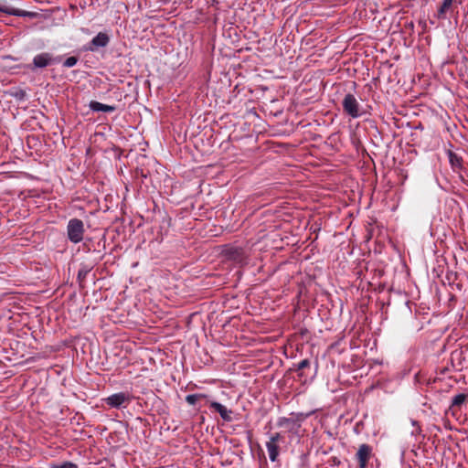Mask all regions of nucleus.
<instances>
[{
  "label": "nucleus",
  "instance_id": "6",
  "mask_svg": "<svg viewBox=\"0 0 468 468\" xmlns=\"http://www.w3.org/2000/svg\"><path fill=\"white\" fill-rule=\"evenodd\" d=\"M110 42V37L106 33L100 32L95 36L90 44V47L87 48L90 51H94L98 48H104L106 47Z\"/></svg>",
  "mask_w": 468,
  "mask_h": 468
},
{
  "label": "nucleus",
  "instance_id": "8",
  "mask_svg": "<svg viewBox=\"0 0 468 468\" xmlns=\"http://www.w3.org/2000/svg\"><path fill=\"white\" fill-rule=\"evenodd\" d=\"M53 61L52 55L49 53H40L34 57L33 64L35 68H45Z\"/></svg>",
  "mask_w": 468,
  "mask_h": 468
},
{
  "label": "nucleus",
  "instance_id": "15",
  "mask_svg": "<svg viewBox=\"0 0 468 468\" xmlns=\"http://www.w3.org/2000/svg\"><path fill=\"white\" fill-rule=\"evenodd\" d=\"M467 399V395L460 393L455 395L452 400V407H459L463 405Z\"/></svg>",
  "mask_w": 468,
  "mask_h": 468
},
{
  "label": "nucleus",
  "instance_id": "11",
  "mask_svg": "<svg viewBox=\"0 0 468 468\" xmlns=\"http://www.w3.org/2000/svg\"><path fill=\"white\" fill-rule=\"evenodd\" d=\"M449 162L452 168H462L463 165V158L456 154L455 153L449 151L448 152Z\"/></svg>",
  "mask_w": 468,
  "mask_h": 468
},
{
  "label": "nucleus",
  "instance_id": "2",
  "mask_svg": "<svg viewBox=\"0 0 468 468\" xmlns=\"http://www.w3.org/2000/svg\"><path fill=\"white\" fill-rule=\"evenodd\" d=\"M85 229H84V224L82 220L79 218H71L68 222L67 226V234L68 239L72 243H79L83 239Z\"/></svg>",
  "mask_w": 468,
  "mask_h": 468
},
{
  "label": "nucleus",
  "instance_id": "18",
  "mask_svg": "<svg viewBox=\"0 0 468 468\" xmlns=\"http://www.w3.org/2000/svg\"><path fill=\"white\" fill-rule=\"evenodd\" d=\"M78 62V58L77 57H69L64 62H63V66L66 67V68H71L73 66H75Z\"/></svg>",
  "mask_w": 468,
  "mask_h": 468
},
{
  "label": "nucleus",
  "instance_id": "14",
  "mask_svg": "<svg viewBox=\"0 0 468 468\" xmlns=\"http://www.w3.org/2000/svg\"><path fill=\"white\" fill-rule=\"evenodd\" d=\"M207 396L205 395V394H189L186 397V401L189 404V405H195L198 400L202 399H207Z\"/></svg>",
  "mask_w": 468,
  "mask_h": 468
},
{
  "label": "nucleus",
  "instance_id": "17",
  "mask_svg": "<svg viewBox=\"0 0 468 468\" xmlns=\"http://www.w3.org/2000/svg\"><path fill=\"white\" fill-rule=\"evenodd\" d=\"M50 468H78V465L71 462H64L60 464H52Z\"/></svg>",
  "mask_w": 468,
  "mask_h": 468
},
{
  "label": "nucleus",
  "instance_id": "16",
  "mask_svg": "<svg viewBox=\"0 0 468 468\" xmlns=\"http://www.w3.org/2000/svg\"><path fill=\"white\" fill-rule=\"evenodd\" d=\"M309 367H310L309 359H303V360L300 361L299 363L294 364L293 369L296 371H300V370H303V368H306Z\"/></svg>",
  "mask_w": 468,
  "mask_h": 468
},
{
  "label": "nucleus",
  "instance_id": "7",
  "mask_svg": "<svg viewBox=\"0 0 468 468\" xmlns=\"http://www.w3.org/2000/svg\"><path fill=\"white\" fill-rule=\"evenodd\" d=\"M209 408L213 409L215 411H217L223 420L227 422H230L233 420L232 419V410L227 409L224 405L220 404L217 401H211L209 403Z\"/></svg>",
  "mask_w": 468,
  "mask_h": 468
},
{
  "label": "nucleus",
  "instance_id": "19",
  "mask_svg": "<svg viewBox=\"0 0 468 468\" xmlns=\"http://www.w3.org/2000/svg\"><path fill=\"white\" fill-rule=\"evenodd\" d=\"M89 271H90V270L84 269V268L79 270L78 279L81 281L82 279H84L86 277V275L88 274Z\"/></svg>",
  "mask_w": 468,
  "mask_h": 468
},
{
  "label": "nucleus",
  "instance_id": "13",
  "mask_svg": "<svg viewBox=\"0 0 468 468\" xmlns=\"http://www.w3.org/2000/svg\"><path fill=\"white\" fill-rule=\"evenodd\" d=\"M229 255L231 259L241 262L243 261V250L240 248H235L229 250Z\"/></svg>",
  "mask_w": 468,
  "mask_h": 468
},
{
  "label": "nucleus",
  "instance_id": "4",
  "mask_svg": "<svg viewBox=\"0 0 468 468\" xmlns=\"http://www.w3.org/2000/svg\"><path fill=\"white\" fill-rule=\"evenodd\" d=\"M0 12L16 16L36 18L38 14L31 11H25L15 8L5 3H0Z\"/></svg>",
  "mask_w": 468,
  "mask_h": 468
},
{
  "label": "nucleus",
  "instance_id": "20",
  "mask_svg": "<svg viewBox=\"0 0 468 468\" xmlns=\"http://www.w3.org/2000/svg\"><path fill=\"white\" fill-rule=\"evenodd\" d=\"M290 421H291V420H290V419L285 418V417H282V418H280V419L278 420L277 425H278L279 427H282V426H284V425L288 424Z\"/></svg>",
  "mask_w": 468,
  "mask_h": 468
},
{
  "label": "nucleus",
  "instance_id": "1",
  "mask_svg": "<svg viewBox=\"0 0 468 468\" xmlns=\"http://www.w3.org/2000/svg\"><path fill=\"white\" fill-rule=\"evenodd\" d=\"M342 106L345 113L353 119H356L363 114L362 108L356 96L352 93L345 95Z\"/></svg>",
  "mask_w": 468,
  "mask_h": 468
},
{
  "label": "nucleus",
  "instance_id": "10",
  "mask_svg": "<svg viewBox=\"0 0 468 468\" xmlns=\"http://www.w3.org/2000/svg\"><path fill=\"white\" fill-rule=\"evenodd\" d=\"M89 108L92 112H112L116 110V106H114V105L103 104L97 101H91L89 103Z\"/></svg>",
  "mask_w": 468,
  "mask_h": 468
},
{
  "label": "nucleus",
  "instance_id": "5",
  "mask_svg": "<svg viewBox=\"0 0 468 468\" xmlns=\"http://www.w3.org/2000/svg\"><path fill=\"white\" fill-rule=\"evenodd\" d=\"M371 457L372 447L367 443L361 444L356 453L359 468H367V463Z\"/></svg>",
  "mask_w": 468,
  "mask_h": 468
},
{
  "label": "nucleus",
  "instance_id": "9",
  "mask_svg": "<svg viewBox=\"0 0 468 468\" xmlns=\"http://www.w3.org/2000/svg\"><path fill=\"white\" fill-rule=\"evenodd\" d=\"M127 400L128 396L122 392L112 394L105 399L106 403L112 408H119Z\"/></svg>",
  "mask_w": 468,
  "mask_h": 468
},
{
  "label": "nucleus",
  "instance_id": "12",
  "mask_svg": "<svg viewBox=\"0 0 468 468\" xmlns=\"http://www.w3.org/2000/svg\"><path fill=\"white\" fill-rule=\"evenodd\" d=\"M452 3H453V0H443L441 5L438 9V17L439 18L445 17V14L449 11Z\"/></svg>",
  "mask_w": 468,
  "mask_h": 468
},
{
  "label": "nucleus",
  "instance_id": "3",
  "mask_svg": "<svg viewBox=\"0 0 468 468\" xmlns=\"http://www.w3.org/2000/svg\"><path fill=\"white\" fill-rule=\"evenodd\" d=\"M282 437L281 433L275 432L271 434L269 441L266 442V448L269 453V458L271 462H276L279 456V442L282 441Z\"/></svg>",
  "mask_w": 468,
  "mask_h": 468
}]
</instances>
